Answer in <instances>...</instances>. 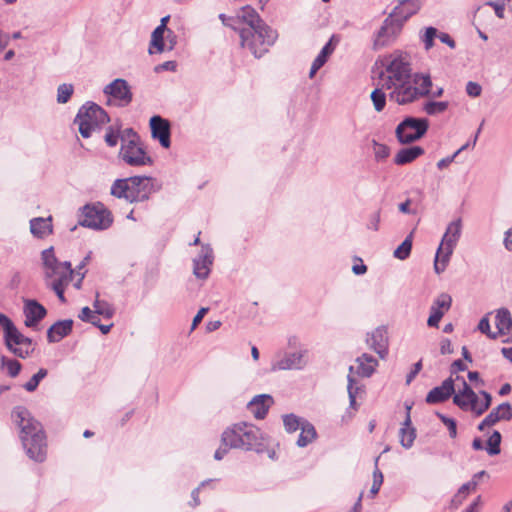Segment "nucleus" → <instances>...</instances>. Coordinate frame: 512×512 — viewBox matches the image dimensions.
<instances>
[{"instance_id": "obj_1", "label": "nucleus", "mask_w": 512, "mask_h": 512, "mask_svg": "<svg viewBox=\"0 0 512 512\" xmlns=\"http://www.w3.org/2000/svg\"><path fill=\"white\" fill-rule=\"evenodd\" d=\"M385 73L383 87L390 91L389 99L399 105H405L426 97L432 89L429 74H411L408 60L401 54H392L385 58Z\"/></svg>"}, {"instance_id": "obj_2", "label": "nucleus", "mask_w": 512, "mask_h": 512, "mask_svg": "<svg viewBox=\"0 0 512 512\" xmlns=\"http://www.w3.org/2000/svg\"><path fill=\"white\" fill-rule=\"evenodd\" d=\"M11 416L20 429V439L29 458L43 462L46 459L47 444L41 423L24 406L14 407Z\"/></svg>"}, {"instance_id": "obj_3", "label": "nucleus", "mask_w": 512, "mask_h": 512, "mask_svg": "<svg viewBox=\"0 0 512 512\" xmlns=\"http://www.w3.org/2000/svg\"><path fill=\"white\" fill-rule=\"evenodd\" d=\"M264 436L255 425L247 422L233 424L221 434V445L215 451V460H222L230 449L262 452Z\"/></svg>"}, {"instance_id": "obj_4", "label": "nucleus", "mask_w": 512, "mask_h": 512, "mask_svg": "<svg viewBox=\"0 0 512 512\" xmlns=\"http://www.w3.org/2000/svg\"><path fill=\"white\" fill-rule=\"evenodd\" d=\"M219 19L222 21L223 25L230 27L239 33L240 29L260 28L259 33L262 31L263 35L267 37L265 39L266 41L263 42L265 45L276 40L278 37L276 31L269 27L251 6L242 7L235 17L220 14Z\"/></svg>"}, {"instance_id": "obj_5", "label": "nucleus", "mask_w": 512, "mask_h": 512, "mask_svg": "<svg viewBox=\"0 0 512 512\" xmlns=\"http://www.w3.org/2000/svg\"><path fill=\"white\" fill-rule=\"evenodd\" d=\"M461 233L462 221L460 218L448 224L435 255L434 270L437 274L442 273L446 269L450 257L461 237Z\"/></svg>"}, {"instance_id": "obj_6", "label": "nucleus", "mask_w": 512, "mask_h": 512, "mask_svg": "<svg viewBox=\"0 0 512 512\" xmlns=\"http://www.w3.org/2000/svg\"><path fill=\"white\" fill-rule=\"evenodd\" d=\"M107 122H109L107 113L95 103L83 105L74 119V124L78 125V131L83 138H89L93 131Z\"/></svg>"}, {"instance_id": "obj_7", "label": "nucleus", "mask_w": 512, "mask_h": 512, "mask_svg": "<svg viewBox=\"0 0 512 512\" xmlns=\"http://www.w3.org/2000/svg\"><path fill=\"white\" fill-rule=\"evenodd\" d=\"M4 343L6 348L19 358H27L34 351L32 339L23 335L12 321L4 331Z\"/></svg>"}, {"instance_id": "obj_8", "label": "nucleus", "mask_w": 512, "mask_h": 512, "mask_svg": "<svg viewBox=\"0 0 512 512\" xmlns=\"http://www.w3.org/2000/svg\"><path fill=\"white\" fill-rule=\"evenodd\" d=\"M429 128L426 118L407 117L396 128V136L400 143L409 144L419 140Z\"/></svg>"}, {"instance_id": "obj_9", "label": "nucleus", "mask_w": 512, "mask_h": 512, "mask_svg": "<svg viewBox=\"0 0 512 512\" xmlns=\"http://www.w3.org/2000/svg\"><path fill=\"white\" fill-rule=\"evenodd\" d=\"M111 223V214L103 204L97 203L83 207L82 215L79 220L80 225L95 230H104L107 229Z\"/></svg>"}, {"instance_id": "obj_10", "label": "nucleus", "mask_w": 512, "mask_h": 512, "mask_svg": "<svg viewBox=\"0 0 512 512\" xmlns=\"http://www.w3.org/2000/svg\"><path fill=\"white\" fill-rule=\"evenodd\" d=\"M260 28L252 29H240L241 46L250 50V52L256 57H262L271 47L276 40L265 45L262 42L266 41L267 38L263 33H259Z\"/></svg>"}, {"instance_id": "obj_11", "label": "nucleus", "mask_w": 512, "mask_h": 512, "mask_svg": "<svg viewBox=\"0 0 512 512\" xmlns=\"http://www.w3.org/2000/svg\"><path fill=\"white\" fill-rule=\"evenodd\" d=\"M41 258L44 267V275L47 280L74 273L69 261L59 262L57 260L53 247L43 250Z\"/></svg>"}, {"instance_id": "obj_12", "label": "nucleus", "mask_w": 512, "mask_h": 512, "mask_svg": "<svg viewBox=\"0 0 512 512\" xmlns=\"http://www.w3.org/2000/svg\"><path fill=\"white\" fill-rule=\"evenodd\" d=\"M154 182L152 177L130 175V203L147 200L156 190Z\"/></svg>"}, {"instance_id": "obj_13", "label": "nucleus", "mask_w": 512, "mask_h": 512, "mask_svg": "<svg viewBox=\"0 0 512 512\" xmlns=\"http://www.w3.org/2000/svg\"><path fill=\"white\" fill-rule=\"evenodd\" d=\"M309 350L300 348L298 351L286 353L272 364V370H302L308 364Z\"/></svg>"}, {"instance_id": "obj_14", "label": "nucleus", "mask_w": 512, "mask_h": 512, "mask_svg": "<svg viewBox=\"0 0 512 512\" xmlns=\"http://www.w3.org/2000/svg\"><path fill=\"white\" fill-rule=\"evenodd\" d=\"M402 26L390 14L383 22L374 39V48H383L394 41Z\"/></svg>"}, {"instance_id": "obj_15", "label": "nucleus", "mask_w": 512, "mask_h": 512, "mask_svg": "<svg viewBox=\"0 0 512 512\" xmlns=\"http://www.w3.org/2000/svg\"><path fill=\"white\" fill-rule=\"evenodd\" d=\"M149 124L152 138L158 140L163 148L168 149L171 146L170 122L159 115H155L150 118Z\"/></svg>"}, {"instance_id": "obj_16", "label": "nucleus", "mask_w": 512, "mask_h": 512, "mask_svg": "<svg viewBox=\"0 0 512 512\" xmlns=\"http://www.w3.org/2000/svg\"><path fill=\"white\" fill-rule=\"evenodd\" d=\"M213 263V251L208 245H203L201 252L193 261V273L199 279H206Z\"/></svg>"}, {"instance_id": "obj_17", "label": "nucleus", "mask_w": 512, "mask_h": 512, "mask_svg": "<svg viewBox=\"0 0 512 512\" xmlns=\"http://www.w3.org/2000/svg\"><path fill=\"white\" fill-rule=\"evenodd\" d=\"M366 343L380 358L384 359L388 350L387 330L384 327H377L367 334Z\"/></svg>"}, {"instance_id": "obj_18", "label": "nucleus", "mask_w": 512, "mask_h": 512, "mask_svg": "<svg viewBox=\"0 0 512 512\" xmlns=\"http://www.w3.org/2000/svg\"><path fill=\"white\" fill-rule=\"evenodd\" d=\"M23 312L25 315V326L29 328L36 327L47 314L45 307L32 299L25 300Z\"/></svg>"}, {"instance_id": "obj_19", "label": "nucleus", "mask_w": 512, "mask_h": 512, "mask_svg": "<svg viewBox=\"0 0 512 512\" xmlns=\"http://www.w3.org/2000/svg\"><path fill=\"white\" fill-rule=\"evenodd\" d=\"M454 381L452 377L445 379L440 386L429 391L426 396V402L437 404L446 401L455 393Z\"/></svg>"}, {"instance_id": "obj_20", "label": "nucleus", "mask_w": 512, "mask_h": 512, "mask_svg": "<svg viewBox=\"0 0 512 512\" xmlns=\"http://www.w3.org/2000/svg\"><path fill=\"white\" fill-rule=\"evenodd\" d=\"M104 93L110 97L109 104L120 105L121 102L127 101L128 83L124 79H115L104 88Z\"/></svg>"}, {"instance_id": "obj_21", "label": "nucleus", "mask_w": 512, "mask_h": 512, "mask_svg": "<svg viewBox=\"0 0 512 512\" xmlns=\"http://www.w3.org/2000/svg\"><path fill=\"white\" fill-rule=\"evenodd\" d=\"M420 7L419 0H403L390 14L402 26L406 20L419 11Z\"/></svg>"}, {"instance_id": "obj_22", "label": "nucleus", "mask_w": 512, "mask_h": 512, "mask_svg": "<svg viewBox=\"0 0 512 512\" xmlns=\"http://www.w3.org/2000/svg\"><path fill=\"white\" fill-rule=\"evenodd\" d=\"M480 395L484 398L483 401L479 400L478 395L473 391H468V397H470L467 408H462L463 411L473 412L476 416L482 415L491 405L492 397L486 391H480Z\"/></svg>"}, {"instance_id": "obj_23", "label": "nucleus", "mask_w": 512, "mask_h": 512, "mask_svg": "<svg viewBox=\"0 0 512 512\" xmlns=\"http://www.w3.org/2000/svg\"><path fill=\"white\" fill-rule=\"evenodd\" d=\"M273 402L272 396L268 394L256 395L247 404V409L256 419H264Z\"/></svg>"}, {"instance_id": "obj_24", "label": "nucleus", "mask_w": 512, "mask_h": 512, "mask_svg": "<svg viewBox=\"0 0 512 512\" xmlns=\"http://www.w3.org/2000/svg\"><path fill=\"white\" fill-rule=\"evenodd\" d=\"M137 134L130 129V166L151 165L153 163L146 151L135 143Z\"/></svg>"}, {"instance_id": "obj_25", "label": "nucleus", "mask_w": 512, "mask_h": 512, "mask_svg": "<svg viewBox=\"0 0 512 512\" xmlns=\"http://www.w3.org/2000/svg\"><path fill=\"white\" fill-rule=\"evenodd\" d=\"M170 19V16H164L160 20V24L155 28L151 35L149 53H163L165 51L164 47V34L167 31V23Z\"/></svg>"}, {"instance_id": "obj_26", "label": "nucleus", "mask_w": 512, "mask_h": 512, "mask_svg": "<svg viewBox=\"0 0 512 512\" xmlns=\"http://www.w3.org/2000/svg\"><path fill=\"white\" fill-rule=\"evenodd\" d=\"M72 327L73 320L71 319L57 321L47 331L48 342L55 343L61 341L71 333Z\"/></svg>"}, {"instance_id": "obj_27", "label": "nucleus", "mask_w": 512, "mask_h": 512, "mask_svg": "<svg viewBox=\"0 0 512 512\" xmlns=\"http://www.w3.org/2000/svg\"><path fill=\"white\" fill-rule=\"evenodd\" d=\"M356 362L358 364L357 374L362 377H370L378 366V361L373 356L366 353L358 357Z\"/></svg>"}, {"instance_id": "obj_28", "label": "nucleus", "mask_w": 512, "mask_h": 512, "mask_svg": "<svg viewBox=\"0 0 512 512\" xmlns=\"http://www.w3.org/2000/svg\"><path fill=\"white\" fill-rule=\"evenodd\" d=\"M424 154V149L420 146H412L408 148H403L398 151L394 158V162L397 165H405L413 162L419 156Z\"/></svg>"}, {"instance_id": "obj_29", "label": "nucleus", "mask_w": 512, "mask_h": 512, "mask_svg": "<svg viewBox=\"0 0 512 512\" xmlns=\"http://www.w3.org/2000/svg\"><path fill=\"white\" fill-rule=\"evenodd\" d=\"M31 233L38 237L43 238L52 232L51 217L48 218H34L30 221Z\"/></svg>"}, {"instance_id": "obj_30", "label": "nucleus", "mask_w": 512, "mask_h": 512, "mask_svg": "<svg viewBox=\"0 0 512 512\" xmlns=\"http://www.w3.org/2000/svg\"><path fill=\"white\" fill-rule=\"evenodd\" d=\"M415 438V429L411 427V418L408 414L400 429V443L404 448L408 449L412 447Z\"/></svg>"}, {"instance_id": "obj_31", "label": "nucleus", "mask_w": 512, "mask_h": 512, "mask_svg": "<svg viewBox=\"0 0 512 512\" xmlns=\"http://www.w3.org/2000/svg\"><path fill=\"white\" fill-rule=\"evenodd\" d=\"M333 51L334 47L332 45V40H330L325 44L318 56L314 59L309 72L310 78L315 76L317 71L326 63L328 56L331 55Z\"/></svg>"}, {"instance_id": "obj_32", "label": "nucleus", "mask_w": 512, "mask_h": 512, "mask_svg": "<svg viewBox=\"0 0 512 512\" xmlns=\"http://www.w3.org/2000/svg\"><path fill=\"white\" fill-rule=\"evenodd\" d=\"M73 274L69 275H62L59 277H55L50 279L51 282L49 286L51 289L56 293L57 297L62 303L66 302V298L64 296L65 287L70 283L72 280Z\"/></svg>"}, {"instance_id": "obj_33", "label": "nucleus", "mask_w": 512, "mask_h": 512, "mask_svg": "<svg viewBox=\"0 0 512 512\" xmlns=\"http://www.w3.org/2000/svg\"><path fill=\"white\" fill-rule=\"evenodd\" d=\"M496 327L498 334H507L512 328L511 314L507 309H499L495 316Z\"/></svg>"}, {"instance_id": "obj_34", "label": "nucleus", "mask_w": 512, "mask_h": 512, "mask_svg": "<svg viewBox=\"0 0 512 512\" xmlns=\"http://www.w3.org/2000/svg\"><path fill=\"white\" fill-rule=\"evenodd\" d=\"M455 380L462 382V388L454 393L453 402L460 409L467 408V405L469 403L468 399H470V397L467 396L468 395V391L469 390H473V389L467 384V382L464 380L463 377H460V376L457 375Z\"/></svg>"}, {"instance_id": "obj_35", "label": "nucleus", "mask_w": 512, "mask_h": 512, "mask_svg": "<svg viewBox=\"0 0 512 512\" xmlns=\"http://www.w3.org/2000/svg\"><path fill=\"white\" fill-rule=\"evenodd\" d=\"M300 429L301 432L297 440V445L299 447H305L315 440L317 433L314 426L307 421L302 422Z\"/></svg>"}, {"instance_id": "obj_36", "label": "nucleus", "mask_w": 512, "mask_h": 512, "mask_svg": "<svg viewBox=\"0 0 512 512\" xmlns=\"http://www.w3.org/2000/svg\"><path fill=\"white\" fill-rule=\"evenodd\" d=\"M477 488V481L476 480H471L465 484H463L459 489H458V492L455 494V496L453 497L451 503L452 505H454L455 507H458L459 505L462 504V502L465 500V498L467 497V495L471 492V491H475Z\"/></svg>"}, {"instance_id": "obj_37", "label": "nucleus", "mask_w": 512, "mask_h": 512, "mask_svg": "<svg viewBox=\"0 0 512 512\" xmlns=\"http://www.w3.org/2000/svg\"><path fill=\"white\" fill-rule=\"evenodd\" d=\"M449 107L448 101H427L423 104L422 110L430 116L444 113Z\"/></svg>"}, {"instance_id": "obj_38", "label": "nucleus", "mask_w": 512, "mask_h": 512, "mask_svg": "<svg viewBox=\"0 0 512 512\" xmlns=\"http://www.w3.org/2000/svg\"><path fill=\"white\" fill-rule=\"evenodd\" d=\"M93 311H95L98 314H101L106 319H110L113 316V309L111 308L110 304L106 301L99 299V293H96L95 300L93 302Z\"/></svg>"}, {"instance_id": "obj_39", "label": "nucleus", "mask_w": 512, "mask_h": 512, "mask_svg": "<svg viewBox=\"0 0 512 512\" xmlns=\"http://www.w3.org/2000/svg\"><path fill=\"white\" fill-rule=\"evenodd\" d=\"M412 249V233L395 249L393 255L395 258L405 260L409 257Z\"/></svg>"}, {"instance_id": "obj_40", "label": "nucleus", "mask_w": 512, "mask_h": 512, "mask_svg": "<svg viewBox=\"0 0 512 512\" xmlns=\"http://www.w3.org/2000/svg\"><path fill=\"white\" fill-rule=\"evenodd\" d=\"M48 371L45 368H40L37 373H35L25 384H23V388L27 392H34L39 383L47 376Z\"/></svg>"}, {"instance_id": "obj_41", "label": "nucleus", "mask_w": 512, "mask_h": 512, "mask_svg": "<svg viewBox=\"0 0 512 512\" xmlns=\"http://www.w3.org/2000/svg\"><path fill=\"white\" fill-rule=\"evenodd\" d=\"M111 195L117 198H128V178L117 179L111 186Z\"/></svg>"}, {"instance_id": "obj_42", "label": "nucleus", "mask_w": 512, "mask_h": 512, "mask_svg": "<svg viewBox=\"0 0 512 512\" xmlns=\"http://www.w3.org/2000/svg\"><path fill=\"white\" fill-rule=\"evenodd\" d=\"M501 434L498 431H494L492 435L487 440V453L491 456L497 455L500 453V444H501Z\"/></svg>"}, {"instance_id": "obj_43", "label": "nucleus", "mask_w": 512, "mask_h": 512, "mask_svg": "<svg viewBox=\"0 0 512 512\" xmlns=\"http://www.w3.org/2000/svg\"><path fill=\"white\" fill-rule=\"evenodd\" d=\"M1 363L3 367H6L8 375L13 378L18 376L22 368V365L19 361L15 359H9L5 356H2Z\"/></svg>"}, {"instance_id": "obj_44", "label": "nucleus", "mask_w": 512, "mask_h": 512, "mask_svg": "<svg viewBox=\"0 0 512 512\" xmlns=\"http://www.w3.org/2000/svg\"><path fill=\"white\" fill-rule=\"evenodd\" d=\"M73 92L74 87L72 84L63 83L59 85L57 88V102L60 104L67 103Z\"/></svg>"}, {"instance_id": "obj_45", "label": "nucleus", "mask_w": 512, "mask_h": 512, "mask_svg": "<svg viewBox=\"0 0 512 512\" xmlns=\"http://www.w3.org/2000/svg\"><path fill=\"white\" fill-rule=\"evenodd\" d=\"M371 100L375 110L377 112H381L386 105V94L382 91V89L377 88L372 91Z\"/></svg>"}, {"instance_id": "obj_46", "label": "nucleus", "mask_w": 512, "mask_h": 512, "mask_svg": "<svg viewBox=\"0 0 512 512\" xmlns=\"http://www.w3.org/2000/svg\"><path fill=\"white\" fill-rule=\"evenodd\" d=\"M302 422L303 421L294 414H288L283 417L285 430L289 433H293L300 429Z\"/></svg>"}, {"instance_id": "obj_47", "label": "nucleus", "mask_w": 512, "mask_h": 512, "mask_svg": "<svg viewBox=\"0 0 512 512\" xmlns=\"http://www.w3.org/2000/svg\"><path fill=\"white\" fill-rule=\"evenodd\" d=\"M347 391L349 396L350 407L356 408V397L361 391V387L355 385V379L351 375H348Z\"/></svg>"}, {"instance_id": "obj_48", "label": "nucleus", "mask_w": 512, "mask_h": 512, "mask_svg": "<svg viewBox=\"0 0 512 512\" xmlns=\"http://www.w3.org/2000/svg\"><path fill=\"white\" fill-rule=\"evenodd\" d=\"M451 303V296L446 293H442L435 299L432 306L446 313L450 309Z\"/></svg>"}, {"instance_id": "obj_49", "label": "nucleus", "mask_w": 512, "mask_h": 512, "mask_svg": "<svg viewBox=\"0 0 512 512\" xmlns=\"http://www.w3.org/2000/svg\"><path fill=\"white\" fill-rule=\"evenodd\" d=\"M373 153L377 161H382L389 156L390 149L385 144H381L373 140Z\"/></svg>"}, {"instance_id": "obj_50", "label": "nucleus", "mask_w": 512, "mask_h": 512, "mask_svg": "<svg viewBox=\"0 0 512 512\" xmlns=\"http://www.w3.org/2000/svg\"><path fill=\"white\" fill-rule=\"evenodd\" d=\"M501 418L495 411V409H492L491 412L482 420V422L478 425V429L480 431H484L486 427H491L495 425L498 421H500Z\"/></svg>"}, {"instance_id": "obj_51", "label": "nucleus", "mask_w": 512, "mask_h": 512, "mask_svg": "<svg viewBox=\"0 0 512 512\" xmlns=\"http://www.w3.org/2000/svg\"><path fill=\"white\" fill-rule=\"evenodd\" d=\"M437 416L442 421V423L447 427L450 437L455 438L457 436L456 421L452 418H449V417L441 414V413H437Z\"/></svg>"}, {"instance_id": "obj_52", "label": "nucleus", "mask_w": 512, "mask_h": 512, "mask_svg": "<svg viewBox=\"0 0 512 512\" xmlns=\"http://www.w3.org/2000/svg\"><path fill=\"white\" fill-rule=\"evenodd\" d=\"M444 314H445V312L431 306L430 316L427 320L428 326L429 327H438L439 322H440L441 318L444 316Z\"/></svg>"}, {"instance_id": "obj_53", "label": "nucleus", "mask_w": 512, "mask_h": 512, "mask_svg": "<svg viewBox=\"0 0 512 512\" xmlns=\"http://www.w3.org/2000/svg\"><path fill=\"white\" fill-rule=\"evenodd\" d=\"M177 44V35L171 29H167L164 34L165 51H172Z\"/></svg>"}, {"instance_id": "obj_54", "label": "nucleus", "mask_w": 512, "mask_h": 512, "mask_svg": "<svg viewBox=\"0 0 512 512\" xmlns=\"http://www.w3.org/2000/svg\"><path fill=\"white\" fill-rule=\"evenodd\" d=\"M494 409L501 420H510L512 418V407L508 402L502 403Z\"/></svg>"}, {"instance_id": "obj_55", "label": "nucleus", "mask_w": 512, "mask_h": 512, "mask_svg": "<svg viewBox=\"0 0 512 512\" xmlns=\"http://www.w3.org/2000/svg\"><path fill=\"white\" fill-rule=\"evenodd\" d=\"M438 36L437 35V29L434 27H428L426 28L425 35L423 37V42L425 45V49L429 50L433 47L434 44V38Z\"/></svg>"}, {"instance_id": "obj_56", "label": "nucleus", "mask_w": 512, "mask_h": 512, "mask_svg": "<svg viewBox=\"0 0 512 512\" xmlns=\"http://www.w3.org/2000/svg\"><path fill=\"white\" fill-rule=\"evenodd\" d=\"M469 146V143H466L465 145H463L462 147H460L452 156H449V157H446V158H443L441 160H439L437 162V167L439 169H444L446 168L448 165H450L454 159L462 152L464 151L467 147Z\"/></svg>"}, {"instance_id": "obj_57", "label": "nucleus", "mask_w": 512, "mask_h": 512, "mask_svg": "<svg viewBox=\"0 0 512 512\" xmlns=\"http://www.w3.org/2000/svg\"><path fill=\"white\" fill-rule=\"evenodd\" d=\"M478 329L486 334L487 336H489L490 338L492 339H495L497 337V333H491L490 331V323H489V320L484 317L480 320L479 324H478Z\"/></svg>"}, {"instance_id": "obj_58", "label": "nucleus", "mask_w": 512, "mask_h": 512, "mask_svg": "<svg viewBox=\"0 0 512 512\" xmlns=\"http://www.w3.org/2000/svg\"><path fill=\"white\" fill-rule=\"evenodd\" d=\"M482 92V87L473 81H469L466 85V93L471 97H478Z\"/></svg>"}, {"instance_id": "obj_59", "label": "nucleus", "mask_w": 512, "mask_h": 512, "mask_svg": "<svg viewBox=\"0 0 512 512\" xmlns=\"http://www.w3.org/2000/svg\"><path fill=\"white\" fill-rule=\"evenodd\" d=\"M119 133L110 128L105 134V142L108 146L114 147L117 145Z\"/></svg>"}, {"instance_id": "obj_60", "label": "nucleus", "mask_w": 512, "mask_h": 512, "mask_svg": "<svg viewBox=\"0 0 512 512\" xmlns=\"http://www.w3.org/2000/svg\"><path fill=\"white\" fill-rule=\"evenodd\" d=\"M487 5L493 7L495 14L500 19L504 18V10H505V4L501 1H489L487 2Z\"/></svg>"}, {"instance_id": "obj_61", "label": "nucleus", "mask_w": 512, "mask_h": 512, "mask_svg": "<svg viewBox=\"0 0 512 512\" xmlns=\"http://www.w3.org/2000/svg\"><path fill=\"white\" fill-rule=\"evenodd\" d=\"M379 223H380V211L378 210L370 216L367 227H368V229L377 231L379 229Z\"/></svg>"}, {"instance_id": "obj_62", "label": "nucleus", "mask_w": 512, "mask_h": 512, "mask_svg": "<svg viewBox=\"0 0 512 512\" xmlns=\"http://www.w3.org/2000/svg\"><path fill=\"white\" fill-rule=\"evenodd\" d=\"M466 369H467L466 364L462 360L457 359L451 365V376L450 377L453 378L454 374H456L459 371H465Z\"/></svg>"}, {"instance_id": "obj_63", "label": "nucleus", "mask_w": 512, "mask_h": 512, "mask_svg": "<svg viewBox=\"0 0 512 512\" xmlns=\"http://www.w3.org/2000/svg\"><path fill=\"white\" fill-rule=\"evenodd\" d=\"M440 353L442 355L451 354L453 353V347L451 344V341L447 338L442 339L440 343Z\"/></svg>"}, {"instance_id": "obj_64", "label": "nucleus", "mask_w": 512, "mask_h": 512, "mask_svg": "<svg viewBox=\"0 0 512 512\" xmlns=\"http://www.w3.org/2000/svg\"><path fill=\"white\" fill-rule=\"evenodd\" d=\"M503 243L508 251H512V227L505 232Z\"/></svg>"}]
</instances>
